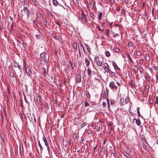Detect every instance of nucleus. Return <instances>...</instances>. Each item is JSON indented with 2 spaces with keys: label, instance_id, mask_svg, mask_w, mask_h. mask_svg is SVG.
Here are the masks:
<instances>
[{
  "label": "nucleus",
  "instance_id": "nucleus-56",
  "mask_svg": "<svg viewBox=\"0 0 158 158\" xmlns=\"http://www.w3.org/2000/svg\"><path fill=\"white\" fill-rule=\"evenodd\" d=\"M69 63L71 65V66H72V63L70 61L69 62Z\"/></svg>",
  "mask_w": 158,
  "mask_h": 158
},
{
  "label": "nucleus",
  "instance_id": "nucleus-42",
  "mask_svg": "<svg viewBox=\"0 0 158 158\" xmlns=\"http://www.w3.org/2000/svg\"><path fill=\"white\" fill-rule=\"evenodd\" d=\"M89 105V104L87 102H85V106H88Z\"/></svg>",
  "mask_w": 158,
  "mask_h": 158
},
{
  "label": "nucleus",
  "instance_id": "nucleus-11",
  "mask_svg": "<svg viewBox=\"0 0 158 158\" xmlns=\"http://www.w3.org/2000/svg\"><path fill=\"white\" fill-rule=\"evenodd\" d=\"M85 61L86 64V65L87 66H89V60L87 59H85Z\"/></svg>",
  "mask_w": 158,
  "mask_h": 158
},
{
  "label": "nucleus",
  "instance_id": "nucleus-22",
  "mask_svg": "<svg viewBox=\"0 0 158 158\" xmlns=\"http://www.w3.org/2000/svg\"><path fill=\"white\" fill-rule=\"evenodd\" d=\"M102 16V12H100L99 15V20H101Z\"/></svg>",
  "mask_w": 158,
  "mask_h": 158
},
{
  "label": "nucleus",
  "instance_id": "nucleus-62",
  "mask_svg": "<svg viewBox=\"0 0 158 158\" xmlns=\"http://www.w3.org/2000/svg\"><path fill=\"white\" fill-rule=\"evenodd\" d=\"M44 69V71H46L45 69Z\"/></svg>",
  "mask_w": 158,
  "mask_h": 158
},
{
  "label": "nucleus",
  "instance_id": "nucleus-44",
  "mask_svg": "<svg viewBox=\"0 0 158 158\" xmlns=\"http://www.w3.org/2000/svg\"><path fill=\"white\" fill-rule=\"evenodd\" d=\"M154 69L156 70L157 69V67L155 66L154 67Z\"/></svg>",
  "mask_w": 158,
  "mask_h": 158
},
{
  "label": "nucleus",
  "instance_id": "nucleus-1",
  "mask_svg": "<svg viewBox=\"0 0 158 158\" xmlns=\"http://www.w3.org/2000/svg\"><path fill=\"white\" fill-rule=\"evenodd\" d=\"M40 60L42 63L43 62H46L47 61V56H46V54L45 53H41L40 55Z\"/></svg>",
  "mask_w": 158,
  "mask_h": 158
},
{
  "label": "nucleus",
  "instance_id": "nucleus-49",
  "mask_svg": "<svg viewBox=\"0 0 158 158\" xmlns=\"http://www.w3.org/2000/svg\"><path fill=\"white\" fill-rule=\"evenodd\" d=\"M117 84L118 85V86H119V85H120L119 83L118 82H117Z\"/></svg>",
  "mask_w": 158,
  "mask_h": 158
},
{
  "label": "nucleus",
  "instance_id": "nucleus-63",
  "mask_svg": "<svg viewBox=\"0 0 158 158\" xmlns=\"http://www.w3.org/2000/svg\"><path fill=\"white\" fill-rule=\"evenodd\" d=\"M122 10V12H123V10Z\"/></svg>",
  "mask_w": 158,
  "mask_h": 158
},
{
  "label": "nucleus",
  "instance_id": "nucleus-47",
  "mask_svg": "<svg viewBox=\"0 0 158 158\" xmlns=\"http://www.w3.org/2000/svg\"><path fill=\"white\" fill-rule=\"evenodd\" d=\"M137 113H138V114L139 115V114H140V113H139V109H138V110L137 111Z\"/></svg>",
  "mask_w": 158,
  "mask_h": 158
},
{
  "label": "nucleus",
  "instance_id": "nucleus-12",
  "mask_svg": "<svg viewBox=\"0 0 158 158\" xmlns=\"http://www.w3.org/2000/svg\"><path fill=\"white\" fill-rule=\"evenodd\" d=\"M92 72L91 70L89 68L87 69V73L88 74V75L89 76H91V73Z\"/></svg>",
  "mask_w": 158,
  "mask_h": 158
},
{
  "label": "nucleus",
  "instance_id": "nucleus-15",
  "mask_svg": "<svg viewBox=\"0 0 158 158\" xmlns=\"http://www.w3.org/2000/svg\"><path fill=\"white\" fill-rule=\"evenodd\" d=\"M73 49L74 51H76L77 49V45L76 43H74L73 44Z\"/></svg>",
  "mask_w": 158,
  "mask_h": 158
},
{
  "label": "nucleus",
  "instance_id": "nucleus-5",
  "mask_svg": "<svg viewBox=\"0 0 158 158\" xmlns=\"http://www.w3.org/2000/svg\"><path fill=\"white\" fill-rule=\"evenodd\" d=\"M76 81L77 83H79L81 81V77L80 75H77L75 77Z\"/></svg>",
  "mask_w": 158,
  "mask_h": 158
},
{
  "label": "nucleus",
  "instance_id": "nucleus-4",
  "mask_svg": "<svg viewBox=\"0 0 158 158\" xmlns=\"http://www.w3.org/2000/svg\"><path fill=\"white\" fill-rule=\"evenodd\" d=\"M25 72L27 74L28 76L31 77V71L30 70V68L29 67H27L25 68Z\"/></svg>",
  "mask_w": 158,
  "mask_h": 158
},
{
  "label": "nucleus",
  "instance_id": "nucleus-29",
  "mask_svg": "<svg viewBox=\"0 0 158 158\" xmlns=\"http://www.w3.org/2000/svg\"><path fill=\"white\" fill-rule=\"evenodd\" d=\"M23 2L24 4L27 5V0H23Z\"/></svg>",
  "mask_w": 158,
  "mask_h": 158
},
{
  "label": "nucleus",
  "instance_id": "nucleus-64",
  "mask_svg": "<svg viewBox=\"0 0 158 158\" xmlns=\"http://www.w3.org/2000/svg\"><path fill=\"white\" fill-rule=\"evenodd\" d=\"M76 0V1H77V0Z\"/></svg>",
  "mask_w": 158,
  "mask_h": 158
},
{
  "label": "nucleus",
  "instance_id": "nucleus-41",
  "mask_svg": "<svg viewBox=\"0 0 158 158\" xmlns=\"http://www.w3.org/2000/svg\"><path fill=\"white\" fill-rule=\"evenodd\" d=\"M93 14H90V17L91 18H92V19H94L93 17Z\"/></svg>",
  "mask_w": 158,
  "mask_h": 158
},
{
  "label": "nucleus",
  "instance_id": "nucleus-36",
  "mask_svg": "<svg viewBox=\"0 0 158 158\" xmlns=\"http://www.w3.org/2000/svg\"><path fill=\"white\" fill-rule=\"evenodd\" d=\"M136 54L138 56H139L140 55V52L138 51L137 52Z\"/></svg>",
  "mask_w": 158,
  "mask_h": 158
},
{
  "label": "nucleus",
  "instance_id": "nucleus-2",
  "mask_svg": "<svg viewBox=\"0 0 158 158\" xmlns=\"http://www.w3.org/2000/svg\"><path fill=\"white\" fill-rule=\"evenodd\" d=\"M109 87L112 89H118L119 91L120 90V88L118 89L117 86H116L115 85V83L113 81H111L109 84Z\"/></svg>",
  "mask_w": 158,
  "mask_h": 158
},
{
  "label": "nucleus",
  "instance_id": "nucleus-37",
  "mask_svg": "<svg viewBox=\"0 0 158 158\" xmlns=\"http://www.w3.org/2000/svg\"><path fill=\"white\" fill-rule=\"evenodd\" d=\"M102 105L104 107H105V106H106V102H103L102 103Z\"/></svg>",
  "mask_w": 158,
  "mask_h": 158
},
{
  "label": "nucleus",
  "instance_id": "nucleus-52",
  "mask_svg": "<svg viewBox=\"0 0 158 158\" xmlns=\"http://www.w3.org/2000/svg\"><path fill=\"white\" fill-rule=\"evenodd\" d=\"M85 46L86 48H88V45H87V44H85Z\"/></svg>",
  "mask_w": 158,
  "mask_h": 158
},
{
  "label": "nucleus",
  "instance_id": "nucleus-34",
  "mask_svg": "<svg viewBox=\"0 0 158 158\" xmlns=\"http://www.w3.org/2000/svg\"><path fill=\"white\" fill-rule=\"evenodd\" d=\"M127 57H128V58L131 61V62H133L132 60H131V58L130 57V55H128Z\"/></svg>",
  "mask_w": 158,
  "mask_h": 158
},
{
  "label": "nucleus",
  "instance_id": "nucleus-53",
  "mask_svg": "<svg viewBox=\"0 0 158 158\" xmlns=\"http://www.w3.org/2000/svg\"><path fill=\"white\" fill-rule=\"evenodd\" d=\"M106 143V141L104 140L103 142V144H105Z\"/></svg>",
  "mask_w": 158,
  "mask_h": 158
},
{
  "label": "nucleus",
  "instance_id": "nucleus-45",
  "mask_svg": "<svg viewBox=\"0 0 158 158\" xmlns=\"http://www.w3.org/2000/svg\"><path fill=\"white\" fill-rule=\"evenodd\" d=\"M56 24H57V25H58L59 26H60V23L59 22H56Z\"/></svg>",
  "mask_w": 158,
  "mask_h": 158
},
{
  "label": "nucleus",
  "instance_id": "nucleus-39",
  "mask_svg": "<svg viewBox=\"0 0 158 158\" xmlns=\"http://www.w3.org/2000/svg\"><path fill=\"white\" fill-rule=\"evenodd\" d=\"M143 139L144 140V142H145V143L147 144H148V143H147V142L146 141V139H145V138H143Z\"/></svg>",
  "mask_w": 158,
  "mask_h": 158
},
{
  "label": "nucleus",
  "instance_id": "nucleus-24",
  "mask_svg": "<svg viewBox=\"0 0 158 158\" xmlns=\"http://www.w3.org/2000/svg\"><path fill=\"white\" fill-rule=\"evenodd\" d=\"M111 71L109 69V68H107V69L105 71L106 72H108L109 73H110V72H111Z\"/></svg>",
  "mask_w": 158,
  "mask_h": 158
},
{
  "label": "nucleus",
  "instance_id": "nucleus-32",
  "mask_svg": "<svg viewBox=\"0 0 158 158\" xmlns=\"http://www.w3.org/2000/svg\"><path fill=\"white\" fill-rule=\"evenodd\" d=\"M148 70L149 71H150L151 73H152V75H153V74L152 73V69L151 67H149L148 68Z\"/></svg>",
  "mask_w": 158,
  "mask_h": 158
},
{
  "label": "nucleus",
  "instance_id": "nucleus-13",
  "mask_svg": "<svg viewBox=\"0 0 158 158\" xmlns=\"http://www.w3.org/2000/svg\"><path fill=\"white\" fill-rule=\"evenodd\" d=\"M123 155L126 157L127 158H131V156L130 155L128 154L125 153L123 154Z\"/></svg>",
  "mask_w": 158,
  "mask_h": 158
},
{
  "label": "nucleus",
  "instance_id": "nucleus-58",
  "mask_svg": "<svg viewBox=\"0 0 158 158\" xmlns=\"http://www.w3.org/2000/svg\"><path fill=\"white\" fill-rule=\"evenodd\" d=\"M73 138L74 139H76V137L75 136V138H74V136H73Z\"/></svg>",
  "mask_w": 158,
  "mask_h": 158
},
{
  "label": "nucleus",
  "instance_id": "nucleus-43",
  "mask_svg": "<svg viewBox=\"0 0 158 158\" xmlns=\"http://www.w3.org/2000/svg\"><path fill=\"white\" fill-rule=\"evenodd\" d=\"M120 10V8L119 7H118L117 8V11H119Z\"/></svg>",
  "mask_w": 158,
  "mask_h": 158
},
{
  "label": "nucleus",
  "instance_id": "nucleus-46",
  "mask_svg": "<svg viewBox=\"0 0 158 158\" xmlns=\"http://www.w3.org/2000/svg\"><path fill=\"white\" fill-rule=\"evenodd\" d=\"M134 68H135V69H136L137 70V71H138V69H137V67L136 66H134Z\"/></svg>",
  "mask_w": 158,
  "mask_h": 158
},
{
  "label": "nucleus",
  "instance_id": "nucleus-61",
  "mask_svg": "<svg viewBox=\"0 0 158 158\" xmlns=\"http://www.w3.org/2000/svg\"><path fill=\"white\" fill-rule=\"evenodd\" d=\"M59 85L60 87H61V85L60 84H59Z\"/></svg>",
  "mask_w": 158,
  "mask_h": 158
},
{
  "label": "nucleus",
  "instance_id": "nucleus-38",
  "mask_svg": "<svg viewBox=\"0 0 158 158\" xmlns=\"http://www.w3.org/2000/svg\"><path fill=\"white\" fill-rule=\"evenodd\" d=\"M100 127L99 126H98L97 127V130L98 131H99L100 130Z\"/></svg>",
  "mask_w": 158,
  "mask_h": 158
},
{
  "label": "nucleus",
  "instance_id": "nucleus-20",
  "mask_svg": "<svg viewBox=\"0 0 158 158\" xmlns=\"http://www.w3.org/2000/svg\"><path fill=\"white\" fill-rule=\"evenodd\" d=\"M114 68L115 69H117L118 70L120 71V69L118 68L117 64H115L114 65Z\"/></svg>",
  "mask_w": 158,
  "mask_h": 158
},
{
  "label": "nucleus",
  "instance_id": "nucleus-55",
  "mask_svg": "<svg viewBox=\"0 0 158 158\" xmlns=\"http://www.w3.org/2000/svg\"><path fill=\"white\" fill-rule=\"evenodd\" d=\"M128 101V100H127V99H126L125 100V102L127 103V102Z\"/></svg>",
  "mask_w": 158,
  "mask_h": 158
},
{
  "label": "nucleus",
  "instance_id": "nucleus-33",
  "mask_svg": "<svg viewBox=\"0 0 158 158\" xmlns=\"http://www.w3.org/2000/svg\"><path fill=\"white\" fill-rule=\"evenodd\" d=\"M114 0H110V4H111L114 3Z\"/></svg>",
  "mask_w": 158,
  "mask_h": 158
},
{
  "label": "nucleus",
  "instance_id": "nucleus-23",
  "mask_svg": "<svg viewBox=\"0 0 158 158\" xmlns=\"http://www.w3.org/2000/svg\"><path fill=\"white\" fill-rule=\"evenodd\" d=\"M110 74L112 76H114L115 75V73L112 71L110 72Z\"/></svg>",
  "mask_w": 158,
  "mask_h": 158
},
{
  "label": "nucleus",
  "instance_id": "nucleus-9",
  "mask_svg": "<svg viewBox=\"0 0 158 158\" xmlns=\"http://www.w3.org/2000/svg\"><path fill=\"white\" fill-rule=\"evenodd\" d=\"M104 69L106 71L107 69V68H109V67L108 66L107 63H105L104 64Z\"/></svg>",
  "mask_w": 158,
  "mask_h": 158
},
{
  "label": "nucleus",
  "instance_id": "nucleus-18",
  "mask_svg": "<svg viewBox=\"0 0 158 158\" xmlns=\"http://www.w3.org/2000/svg\"><path fill=\"white\" fill-rule=\"evenodd\" d=\"M145 58L146 60H150L149 56L148 54H146L145 55Z\"/></svg>",
  "mask_w": 158,
  "mask_h": 158
},
{
  "label": "nucleus",
  "instance_id": "nucleus-60",
  "mask_svg": "<svg viewBox=\"0 0 158 158\" xmlns=\"http://www.w3.org/2000/svg\"><path fill=\"white\" fill-rule=\"evenodd\" d=\"M82 48H83V50L84 51V48H83V46H82Z\"/></svg>",
  "mask_w": 158,
  "mask_h": 158
},
{
  "label": "nucleus",
  "instance_id": "nucleus-26",
  "mask_svg": "<svg viewBox=\"0 0 158 158\" xmlns=\"http://www.w3.org/2000/svg\"><path fill=\"white\" fill-rule=\"evenodd\" d=\"M146 79L148 81H149V80H150L149 76L148 74H147V75H146Z\"/></svg>",
  "mask_w": 158,
  "mask_h": 158
},
{
  "label": "nucleus",
  "instance_id": "nucleus-35",
  "mask_svg": "<svg viewBox=\"0 0 158 158\" xmlns=\"http://www.w3.org/2000/svg\"><path fill=\"white\" fill-rule=\"evenodd\" d=\"M107 102L108 106H110L109 101V100L108 98H107Z\"/></svg>",
  "mask_w": 158,
  "mask_h": 158
},
{
  "label": "nucleus",
  "instance_id": "nucleus-8",
  "mask_svg": "<svg viewBox=\"0 0 158 158\" xmlns=\"http://www.w3.org/2000/svg\"><path fill=\"white\" fill-rule=\"evenodd\" d=\"M43 139L45 143V145L48 148V144L46 137H43Z\"/></svg>",
  "mask_w": 158,
  "mask_h": 158
},
{
  "label": "nucleus",
  "instance_id": "nucleus-50",
  "mask_svg": "<svg viewBox=\"0 0 158 158\" xmlns=\"http://www.w3.org/2000/svg\"><path fill=\"white\" fill-rule=\"evenodd\" d=\"M32 1L34 3H35L36 2V1L35 0H32Z\"/></svg>",
  "mask_w": 158,
  "mask_h": 158
},
{
  "label": "nucleus",
  "instance_id": "nucleus-57",
  "mask_svg": "<svg viewBox=\"0 0 158 158\" xmlns=\"http://www.w3.org/2000/svg\"><path fill=\"white\" fill-rule=\"evenodd\" d=\"M132 83V81H131L130 82V84H131Z\"/></svg>",
  "mask_w": 158,
  "mask_h": 158
},
{
  "label": "nucleus",
  "instance_id": "nucleus-19",
  "mask_svg": "<svg viewBox=\"0 0 158 158\" xmlns=\"http://www.w3.org/2000/svg\"><path fill=\"white\" fill-rule=\"evenodd\" d=\"M87 125V123H85V122H84L81 125V127L82 128H83V127L84 126H85L86 125Z\"/></svg>",
  "mask_w": 158,
  "mask_h": 158
},
{
  "label": "nucleus",
  "instance_id": "nucleus-14",
  "mask_svg": "<svg viewBox=\"0 0 158 158\" xmlns=\"http://www.w3.org/2000/svg\"><path fill=\"white\" fill-rule=\"evenodd\" d=\"M53 4L55 6H57L58 4V2L56 0H52Z\"/></svg>",
  "mask_w": 158,
  "mask_h": 158
},
{
  "label": "nucleus",
  "instance_id": "nucleus-31",
  "mask_svg": "<svg viewBox=\"0 0 158 158\" xmlns=\"http://www.w3.org/2000/svg\"><path fill=\"white\" fill-rule=\"evenodd\" d=\"M106 93H104L102 96V98L103 99H105L106 98Z\"/></svg>",
  "mask_w": 158,
  "mask_h": 158
},
{
  "label": "nucleus",
  "instance_id": "nucleus-40",
  "mask_svg": "<svg viewBox=\"0 0 158 158\" xmlns=\"http://www.w3.org/2000/svg\"><path fill=\"white\" fill-rule=\"evenodd\" d=\"M114 103V101H110V103L111 104H113Z\"/></svg>",
  "mask_w": 158,
  "mask_h": 158
},
{
  "label": "nucleus",
  "instance_id": "nucleus-7",
  "mask_svg": "<svg viewBox=\"0 0 158 158\" xmlns=\"http://www.w3.org/2000/svg\"><path fill=\"white\" fill-rule=\"evenodd\" d=\"M98 57H96L95 60L96 61L97 65L98 66H101L102 64V62L101 61L98 60Z\"/></svg>",
  "mask_w": 158,
  "mask_h": 158
},
{
  "label": "nucleus",
  "instance_id": "nucleus-27",
  "mask_svg": "<svg viewBox=\"0 0 158 158\" xmlns=\"http://www.w3.org/2000/svg\"><path fill=\"white\" fill-rule=\"evenodd\" d=\"M86 96L87 98H90V95L88 92H87V93L86 92Z\"/></svg>",
  "mask_w": 158,
  "mask_h": 158
},
{
  "label": "nucleus",
  "instance_id": "nucleus-3",
  "mask_svg": "<svg viewBox=\"0 0 158 158\" xmlns=\"http://www.w3.org/2000/svg\"><path fill=\"white\" fill-rule=\"evenodd\" d=\"M83 11H82V14L81 16L79 17V19L81 22H83L84 19L85 22H86V15L83 14Z\"/></svg>",
  "mask_w": 158,
  "mask_h": 158
},
{
  "label": "nucleus",
  "instance_id": "nucleus-28",
  "mask_svg": "<svg viewBox=\"0 0 158 158\" xmlns=\"http://www.w3.org/2000/svg\"><path fill=\"white\" fill-rule=\"evenodd\" d=\"M14 66L15 67H19V65L17 63H14Z\"/></svg>",
  "mask_w": 158,
  "mask_h": 158
},
{
  "label": "nucleus",
  "instance_id": "nucleus-6",
  "mask_svg": "<svg viewBox=\"0 0 158 158\" xmlns=\"http://www.w3.org/2000/svg\"><path fill=\"white\" fill-rule=\"evenodd\" d=\"M23 10L25 15L28 16L29 14V11L26 7H24L23 8Z\"/></svg>",
  "mask_w": 158,
  "mask_h": 158
},
{
  "label": "nucleus",
  "instance_id": "nucleus-51",
  "mask_svg": "<svg viewBox=\"0 0 158 158\" xmlns=\"http://www.w3.org/2000/svg\"><path fill=\"white\" fill-rule=\"evenodd\" d=\"M150 103H153V101L152 100H150Z\"/></svg>",
  "mask_w": 158,
  "mask_h": 158
},
{
  "label": "nucleus",
  "instance_id": "nucleus-10",
  "mask_svg": "<svg viewBox=\"0 0 158 158\" xmlns=\"http://www.w3.org/2000/svg\"><path fill=\"white\" fill-rule=\"evenodd\" d=\"M38 144H39V145L40 147V152H41V153L42 151H43V148L42 146L41 145V144L40 143V142L39 140L38 141Z\"/></svg>",
  "mask_w": 158,
  "mask_h": 158
},
{
  "label": "nucleus",
  "instance_id": "nucleus-25",
  "mask_svg": "<svg viewBox=\"0 0 158 158\" xmlns=\"http://www.w3.org/2000/svg\"><path fill=\"white\" fill-rule=\"evenodd\" d=\"M115 51L116 52H118L120 51V49L118 48H116Z\"/></svg>",
  "mask_w": 158,
  "mask_h": 158
},
{
  "label": "nucleus",
  "instance_id": "nucleus-16",
  "mask_svg": "<svg viewBox=\"0 0 158 158\" xmlns=\"http://www.w3.org/2000/svg\"><path fill=\"white\" fill-rule=\"evenodd\" d=\"M136 123L137 125L138 126L140 125L141 124L140 121L139 120V119H136Z\"/></svg>",
  "mask_w": 158,
  "mask_h": 158
},
{
  "label": "nucleus",
  "instance_id": "nucleus-30",
  "mask_svg": "<svg viewBox=\"0 0 158 158\" xmlns=\"http://www.w3.org/2000/svg\"><path fill=\"white\" fill-rule=\"evenodd\" d=\"M143 147L144 149L146 150L147 149V147L146 145L144 144H143Z\"/></svg>",
  "mask_w": 158,
  "mask_h": 158
},
{
  "label": "nucleus",
  "instance_id": "nucleus-59",
  "mask_svg": "<svg viewBox=\"0 0 158 158\" xmlns=\"http://www.w3.org/2000/svg\"><path fill=\"white\" fill-rule=\"evenodd\" d=\"M97 146H96L94 148V150H95V149H96V148H97Z\"/></svg>",
  "mask_w": 158,
  "mask_h": 158
},
{
  "label": "nucleus",
  "instance_id": "nucleus-48",
  "mask_svg": "<svg viewBox=\"0 0 158 158\" xmlns=\"http://www.w3.org/2000/svg\"><path fill=\"white\" fill-rule=\"evenodd\" d=\"M54 78V77H51V79L52 80V81L53 82L54 81H53V78Z\"/></svg>",
  "mask_w": 158,
  "mask_h": 158
},
{
  "label": "nucleus",
  "instance_id": "nucleus-54",
  "mask_svg": "<svg viewBox=\"0 0 158 158\" xmlns=\"http://www.w3.org/2000/svg\"><path fill=\"white\" fill-rule=\"evenodd\" d=\"M79 53L80 54V56H81V53H80V50H79Z\"/></svg>",
  "mask_w": 158,
  "mask_h": 158
},
{
  "label": "nucleus",
  "instance_id": "nucleus-17",
  "mask_svg": "<svg viewBox=\"0 0 158 158\" xmlns=\"http://www.w3.org/2000/svg\"><path fill=\"white\" fill-rule=\"evenodd\" d=\"M105 54H106V55L108 57H109L110 56V52L108 51H106L105 52Z\"/></svg>",
  "mask_w": 158,
  "mask_h": 158
},
{
  "label": "nucleus",
  "instance_id": "nucleus-21",
  "mask_svg": "<svg viewBox=\"0 0 158 158\" xmlns=\"http://www.w3.org/2000/svg\"><path fill=\"white\" fill-rule=\"evenodd\" d=\"M109 32L110 30L107 29H106L105 33L107 35H109Z\"/></svg>",
  "mask_w": 158,
  "mask_h": 158
}]
</instances>
